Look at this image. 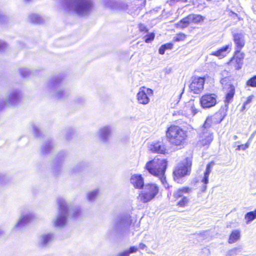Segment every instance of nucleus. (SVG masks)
Here are the masks:
<instances>
[{"label": "nucleus", "instance_id": "nucleus-1", "mask_svg": "<svg viewBox=\"0 0 256 256\" xmlns=\"http://www.w3.org/2000/svg\"><path fill=\"white\" fill-rule=\"evenodd\" d=\"M92 0H65V10L80 16H86L92 12Z\"/></svg>", "mask_w": 256, "mask_h": 256}, {"label": "nucleus", "instance_id": "nucleus-2", "mask_svg": "<svg viewBox=\"0 0 256 256\" xmlns=\"http://www.w3.org/2000/svg\"><path fill=\"white\" fill-rule=\"evenodd\" d=\"M167 166V162L164 159L155 158L146 164V168L152 174L158 177L166 188L168 186L166 180L164 173Z\"/></svg>", "mask_w": 256, "mask_h": 256}, {"label": "nucleus", "instance_id": "nucleus-3", "mask_svg": "<svg viewBox=\"0 0 256 256\" xmlns=\"http://www.w3.org/2000/svg\"><path fill=\"white\" fill-rule=\"evenodd\" d=\"M167 140L172 144L179 146L183 144L187 138L186 132L178 126H172L166 132Z\"/></svg>", "mask_w": 256, "mask_h": 256}, {"label": "nucleus", "instance_id": "nucleus-4", "mask_svg": "<svg viewBox=\"0 0 256 256\" xmlns=\"http://www.w3.org/2000/svg\"><path fill=\"white\" fill-rule=\"evenodd\" d=\"M192 164V158H186L175 168L174 172V179L178 183H181L182 178L190 175Z\"/></svg>", "mask_w": 256, "mask_h": 256}, {"label": "nucleus", "instance_id": "nucleus-5", "mask_svg": "<svg viewBox=\"0 0 256 256\" xmlns=\"http://www.w3.org/2000/svg\"><path fill=\"white\" fill-rule=\"evenodd\" d=\"M217 96L214 94H206L202 96L200 103L204 108L214 106L217 103Z\"/></svg>", "mask_w": 256, "mask_h": 256}, {"label": "nucleus", "instance_id": "nucleus-6", "mask_svg": "<svg viewBox=\"0 0 256 256\" xmlns=\"http://www.w3.org/2000/svg\"><path fill=\"white\" fill-rule=\"evenodd\" d=\"M212 140L213 134L212 131L200 130L198 134V144L202 146H207L210 145Z\"/></svg>", "mask_w": 256, "mask_h": 256}, {"label": "nucleus", "instance_id": "nucleus-7", "mask_svg": "<svg viewBox=\"0 0 256 256\" xmlns=\"http://www.w3.org/2000/svg\"><path fill=\"white\" fill-rule=\"evenodd\" d=\"M205 80L202 77H194L190 86V89L194 94H199L204 89Z\"/></svg>", "mask_w": 256, "mask_h": 256}, {"label": "nucleus", "instance_id": "nucleus-8", "mask_svg": "<svg viewBox=\"0 0 256 256\" xmlns=\"http://www.w3.org/2000/svg\"><path fill=\"white\" fill-rule=\"evenodd\" d=\"M221 117V114L219 113H216L212 116L208 117L200 130L211 131L210 128L213 124L220 123L222 120L224 118Z\"/></svg>", "mask_w": 256, "mask_h": 256}, {"label": "nucleus", "instance_id": "nucleus-9", "mask_svg": "<svg viewBox=\"0 0 256 256\" xmlns=\"http://www.w3.org/2000/svg\"><path fill=\"white\" fill-rule=\"evenodd\" d=\"M225 90V100L224 106L227 109L228 108V104L233 101L234 96L235 94V87L232 85L228 84L224 88Z\"/></svg>", "mask_w": 256, "mask_h": 256}, {"label": "nucleus", "instance_id": "nucleus-10", "mask_svg": "<svg viewBox=\"0 0 256 256\" xmlns=\"http://www.w3.org/2000/svg\"><path fill=\"white\" fill-rule=\"evenodd\" d=\"M130 182L134 188L138 190L142 189L144 186V178L141 174H134L132 175Z\"/></svg>", "mask_w": 256, "mask_h": 256}, {"label": "nucleus", "instance_id": "nucleus-11", "mask_svg": "<svg viewBox=\"0 0 256 256\" xmlns=\"http://www.w3.org/2000/svg\"><path fill=\"white\" fill-rule=\"evenodd\" d=\"M234 40L236 44V49L237 52H240L242 48L244 46L245 42L244 40V36L243 34H234L233 35Z\"/></svg>", "mask_w": 256, "mask_h": 256}, {"label": "nucleus", "instance_id": "nucleus-12", "mask_svg": "<svg viewBox=\"0 0 256 256\" xmlns=\"http://www.w3.org/2000/svg\"><path fill=\"white\" fill-rule=\"evenodd\" d=\"M232 49V45H226L218 50L212 52L210 55L214 56L219 58H222L225 57L228 54Z\"/></svg>", "mask_w": 256, "mask_h": 256}, {"label": "nucleus", "instance_id": "nucleus-13", "mask_svg": "<svg viewBox=\"0 0 256 256\" xmlns=\"http://www.w3.org/2000/svg\"><path fill=\"white\" fill-rule=\"evenodd\" d=\"M110 128L108 126L101 128L98 131L100 140L104 142H107L110 136Z\"/></svg>", "mask_w": 256, "mask_h": 256}, {"label": "nucleus", "instance_id": "nucleus-14", "mask_svg": "<svg viewBox=\"0 0 256 256\" xmlns=\"http://www.w3.org/2000/svg\"><path fill=\"white\" fill-rule=\"evenodd\" d=\"M214 166V163L212 162L208 164L206 166V170L204 174V176L202 180V182H203L204 186H202V191L204 192L206 190V184L208 182V176L210 173L212 172V168Z\"/></svg>", "mask_w": 256, "mask_h": 256}, {"label": "nucleus", "instance_id": "nucleus-15", "mask_svg": "<svg viewBox=\"0 0 256 256\" xmlns=\"http://www.w3.org/2000/svg\"><path fill=\"white\" fill-rule=\"evenodd\" d=\"M214 166V163L212 162L208 164L206 166V170L204 174V176L202 180V182H203L204 186H202V191L204 192L206 190V184L208 182V176L210 173L212 172V168Z\"/></svg>", "mask_w": 256, "mask_h": 256}, {"label": "nucleus", "instance_id": "nucleus-16", "mask_svg": "<svg viewBox=\"0 0 256 256\" xmlns=\"http://www.w3.org/2000/svg\"><path fill=\"white\" fill-rule=\"evenodd\" d=\"M150 150L152 152L158 154H164L166 150V146L160 142L150 144Z\"/></svg>", "mask_w": 256, "mask_h": 256}, {"label": "nucleus", "instance_id": "nucleus-17", "mask_svg": "<svg viewBox=\"0 0 256 256\" xmlns=\"http://www.w3.org/2000/svg\"><path fill=\"white\" fill-rule=\"evenodd\" d=\"M138 102L142 104H146L150 102V98L146 94H145L144 91L141 90L140 88L136 96Z\"/></svg>", "mask_w": 256, "mask_h": 256}, {"label": "nucleus", "instance_id": "nucleus-18", "mask_svg": "<svg viewBox=\"0 0 256 256\" xmlns=\"http://www.w3.org/2000/svg\"><path fill=\"white\" fill-rule=\"evenodd\" d=\"M240 238V230H232L230 234L228 242L233 244L238 241Z\"/></svg>", "mask_w": 256, "mask_h": 256}, {"label": "nucleus", "instance_id": "nucleus-19", "mask_svg": "<svg viewBox=\"0 0 256 256\" xmlns=\"http://www.w3.org/2000/svg\"><path fill=\"white\" fill-rule=\"evenodd\" d=\"M156 193H140L138 196V198L142 202H147L152 200Z\"/></svg>", "mask_w": 256, "mask_h": 256}, {"label": "nucleus", "instance_id": "nucleus-20", "mask_svg": "<svg viewBox=\"0 0 256 256\" xmlns=\"http://www.w3.org/2000/svg\"><path fill=\"white\" fill-rule=\"evenodd\" d=\"M142 189L145 192H158V186L155 184H144Z\"/></svg>", "mask_w": 256, "mask_h": 256}, {"label": "nucleus", "instance_id": "nucleus-21", "mask_svg": "<svg viewBox=\"0 0 256 256\" xmlns=\"http://www.w3.org/2000/svg\"><path fill=\"white\" fill-rule=\"evenodd\" d=\"M102 4L106 8L112 9L118 8V3L113 0H104Z\"/></svg>", "mask_w": 256, "mask_h": 256}, {"label": "nucleus", "instance_id": "nucleus-22", "mask_svg": "<svg viewBox=\"0 0 256 256\" xmlns=\"http://www.w3.org/2000/svg\"><path fill=\"white\" fill-rule=\"evenodd\" d=\"M230 63L231 64H236V69L240 70L243 64V60H242V58H236L233 57L230 62Z\"/></svg>", "mask_w": 256, "mask_h": 256}, {"label": "nucleus", "instance_id": "nucleus-23", "mask_svg": "<svg viewBox=\"0 0 256 256\" xmlns=\"http://www.w3.org/2000/svg\"><path fill=\"white\" fill-rule=\"evenodd\" d=\"M188 19L190 21V22L198 23L203 20L202 16L199 14H190L188 16Z\"/></svg>", "mask_w": 256, "mask_h": 256}, {"label": "nucleus", "instance_id": "nucleus-24", "mask_svg": "<svg viewBox=\"0 0 256 256\" xmlns=\"http://www.w3.org/2000/svg\"><path fill=\"white\" fill-rule=\"evenodd\" d=\"M246 223H249L256 218V209L250 212L246 213L244 216Z\"/></svg>", "mask_w": 256, "mask_h": 256}, {"label": "nucleus", "instance_id": "nucleus-25", "mask_svg": "<svg viewBox=\"0 0 256 256\" xmlns=\"http://www.w3.org/2000/svg\"><path fill=\"white\" fill-rule=\"evenodd\" d=\"M173 47V44L171 43H168L162 45L159 48L158 52L160 54H164L166 50H171Z\"/></svg>", "mask_w": 256, "mask_h": 256}, {"label": "nucleus", "instance_id": "nucleus-26", "mask_svg": "<svg viewBox=\"0 0 256 256\" xmlns=\"http://www.w3.org/2000/svg\"><path fill=\"white\" fill-rule=\"evenodd\" d=\"M191 23L189 19H188V16L182 20L177 24L178 26L180 28H186L188 24Z\"/></svg>", "mask_w": 256, "mask_h": 256}, {"label": "nucleus", "instance_id": "nucleus-27", "mask_svg": "<svg viewBox=\"0 0 256 256\" xmlns=\"http://www.w3.org/2000/svg\"><path fill=\"white\" fill-rule=\"evenodd\" d=\"M64 224V216L60 214L54 222L55 226H62Z\"/></svg>", "mask_w": 256, "mask_h": 256}, {"label": "nucleus", "instance_id": "nucleus-28", "mask_svg": "<svg viewBox=\"0 0 256 256\" xmlns=\"http://www.w3.org/2000/svg\"><path fill=\"white\" fill-rule=\"evenodd\" d=\"M53 239L52 236L50 234H44L42 237V243L46 244L50 242Z\"/></svg>", "mask_w": 256, "mask_h": 256}, {"label": "nucleus", "instance_id": "nucleus-29", "mask_svg": "<svg viewBox=\"0 0 256 256\" xmlns=\"http://www.w3.org/2000/svg\"><path fill=\"white\" fill-rule=\"evenodd\" d=\"M188 200L186 197H182L178 202V205L180 207H184L188 204Z\"/></svg>", "mask_w": 256, "mask_h": 256}, {"label": "nucleus", "instance_id": "nucleus-30", "mask_svg": "<svg viewBox=\"0 0 256 256\" xmlns=\"http://www.w3.org/2000/svg\"><path fill=\"white\" fill-rule=\"evenodd\" d=\"M246 84L252 87H256V76L248 80Z\"/></svg>", "mask_w": 256, "mask_h": 256}, {"label": "nucleus", "instance_id": "nucleus-31", "mask_svg": "<svg viewBox=\"0 0 256 256\" xmlns=\"http://www.w3.org/2000/svg\"><path fill=\"white\" fill-rule=\"evenodd\" d=\"M30 19L33 23H38L40 22V18L38 15L32 14L30 16Z\"/></svg>", "mask_w": 256, "mask_h": 256}, {"label": "nucleus", "instance_id": "nucleus-32", "mask_svg": "<svg viewBox=\"0 0 256 256\" xmlns=\"http://www.w3.org/2000/svg\"><path fill=\"white\" fill-rule=\"evenodd\" d=\"M154 38V33H150V34L145 36V42L146 43L150 42L153 40Z\"/></svg>", "mask_w": 256, "mask_h": 256}, {"label": "nucleus", "instance_id": "nucleus-33", "mask_svg": "<svg viewBox=\"0 0 256 256\" xmlns=\"http://www.w3.org/2000/svg\"><path fill=\"white\" fill-rule=\"evenodd\" d=\"M140 88L142 90L144 91L145 94H146V96H148V97L153 94V91L150 88H148L145 87H141Z\"/></svg>", "mask_w": 256, "mask_h": 256}, {"label": "nucleus", "instance_id": "nucleus-34", "mask_svg": "<svg viewBox=\"0 0 256 256\" xmlns=\"http://www.w3.org/2000/svg\"><path fill=\"white\" fill-rule=\"evenodd\" d=\"M250 144V142H247L244 145H243V144L238 145L237 146L236 150H240V149H242V150H245L249 147Z\"/></svg>", "mask_w": 256, "mask_h": 256}, {"label": "nucleus", "instance_id": "nucleus-35", "mask_svg": "<svg viewBox=\"0 0 256 256\" xmlns=\"http://www.w3.org/2000/svg\"><path fill=\"white\" fill-rule=\"evenodd\" d=\"M186 38V35L183 34H180L176 35L175 40L176 42L184 40Z\"/></svg>", "mask_w": 256, "mask_h": 256}, {"label": "nucleus", "instance_id": "nucleus-36", "mask_svg": "<svg viewBox=\"0 0 256 256\" xmlns=\"http://www.w3.org/2000/svg\"><path fill=\"white\" fill-rule=\"evenodd\" d=\"M244 53H240V52H237L236 50L235 55L234 57L236 58H242V60H243L244 58Z\"/></svg>", "mask_w": 256, "mask_h": 256}, {"label": "nucleus", "instance_id": "nucleus-37", "mask_svg": "<svg viewBox=\"0 0 256 256\" xmlns=\"http://www.w3.org/2000/svg\"><path fill=\"white\" fill-rule=\"evenodd\" d=\"M138 248L136 247L135 246H130L128 250H127L129 254L132 253L136 252L138 251Z\"/></svg>", "mask_w": 256, "mask_h": 256}, {"label": "nucleus", "instance_id": "nucleus-38", "mask_svg": "<svg viewBox=\"0 0 256 256\" xmlns=\"http://www.w3.org/2000/svg\"><path fill=\"white\" fill-rule=\"evenodd\" d=\"M254 98V95H251V96H249L248 97L246 100L244 102V105H247V104H250L252 102V101Z\"/></svg>", "mask_w": 256, "mask_h": 256}, {"label": "nucleus", "instance_id": "nucleus-39", "mask_svg": "<svg viewBox=\"0 0 256 256\" xmlns=\"http://www.w3.org/2000/svg\"><path fill=\"white\" fill-rule=\"evenodd\" d=\"M116 256H130V254L127 250H124L119 252Z\"/></svg>", "mask_w": 256, "mask_h": 256}, {"label": "nucleus", "instance_id": "nucleus-40", "mask_svg": "<svg viewBox=\"0 0 256 256\" xmlns=\"http://www.w3.org/2000/svg\"><path fill=\"white\" fill-rule=\"evenodd\" d=\"M139 30L140 32H147L148 29L143 24H139Z\"/></svg>", "mask_w": 256, "mask_h": 256}, {"label": "nucleus", "instance_id": "nucleus-41", "mask_svg": "<svg viewBox=\"0 0 256 256\" xmlns=\"http://www.w3.org/2000/svg\"><path fill=\"white\" fill-rule=\"evenodd\" d=\"M192 190L190 188L188 187H184L182 189H180L178 192H188L189 191H191Z\"/></svg>", "mask_w": 256, "mask_h": 256}, {"label": "nucleus", "instance_id": "nucleus-42", "mask_svg": "<svg viewBox=\"0 0 256 256\" xmlns=\"http://www.w3.org/2000/svg\"><path fill=\"white\" fill-rule=\"evenodd\" d=\"M256 132H254L250 136V138H249L248 140V142H250H250L252 139V138L254 136L255 134H256Z\"/></svg>", "mask_w": 256, "mask_h": 256}, {"label": "nucleus", "instance_id": "nucleus-43", "mask_svg": "<svg viewBox=\"0 0 256 256\" xmlns=\"http://www.w3.org/2000/svg\"><path fill=\"white\" fill-rule=\"evenodd\" d=\"M139 247L140 249L144 250L146 248V246L143 243H140L139 244Z\"/></svg>", "mask_w": 256, "mask_h": 256}, {"label": "nucleus", "instance_id": "nucleus-44", "mask_svg": "<svg viewBox=\"0 0 256 256\" xmlns=\"http://www.w3.org/2000/svg\"><path fill=\"white\" fill-rule=\"evenodd\" d=\"M192 110L194 113V114H196L198 112V111L196 110L195 108H194L193 106L192 107Z\"/></svg>", "mask_w": 256, "mask_h": 256}, {"label": "nucleus", "instance_id": "nucleus-45", "mask_svg": "<svg viewBox=\"0 0 256 256\" xmlns=\"http://www.w3.org/2000/svg\"><path fill=\"white\" fill-rule=\"evenodd\" d=\"M171 2L173 1L174 2H186L187 0H170Z\"/></svg>", "mask_w": 256, "mask_h": 256}, {"label": "nucleus", "instance_id": "nucleus-46", "mask_svg": "<svg viewBox=\"0 0 256 256\" xmlns=\"http://www.w3.org/2000/svg\"><path fill=\"white\" fill-rule=\"evenodd\" d=\"M78 101V102H79V103H80V104H82L84 102V100L82 98H80V100H77Z\"/></svg>", "mask_w": 256, "mask_h": 256}, {"label": "nucleus", "instance_id": "nucleus-47", "mask_svg": "<svg viewBox=\"0 0 256 256\" xmlns=\"http://www.w3.org/2000/svg\"><path fill=\"white\" fill-rule=\"evenodd\" d=\"M26 218V217H25V216L22 217V218H21V220L19 221L18 223H20V222H22V221L23 220H24L25 218Z\"/></svg>", "mask_w": 256, "mask_h": 256}, {"label": "nucleus", "instance_id": "nucleus-48", "mask_svg": "<svg viewBox=\"0 0 256 256\" xmlns=\"http://www.w3.org/2000/svg\"><path fill=\"white\" fill-rule=\"evenodd\" d=\"M246 105H244V103L243 106H242V110H244L246 109Z\"/></svg>", "mask_w": 256, "mask_h": 256}, {"label": "nucleus", "instance_id": "nucleus-49", "mask_svg": "<svg viewBox=\"0 0 256 256\" xmlns=\"http://www.w3.org/2000/svg\"><path fill=\"white\" fill-rule=\"evenodd\" d=\"M59 209L60 210H62V204H59Z\"/></svg>", "mask_w": 256, "mask_h": 256}, {"label": "nucleus", "instance_id": "nucleus-50", "mask_svg": "<svg viewBox=\"0 0 256 256\" xmlns=\"http://www.w3.org/2000/svg\"><path fill=\"white\" fill-rule=\"evenodd\" d=\"M233 138H234V140H237V138H238V136H236V135L234 136H233Z\"/></svg>", "mask_w": 256, "mask_h": 256}, {"label": "nucleus", "instance_id": "nucleus-51", "mask_svg": "<svg viewBox=\"0 0 256 256\" xmlns=\"http://www.w3.org/2000/svg\"><path fill=\"white\" fill-rule=\"evenodd\" d=\"M224 82H225L224 79H222V80H221V83H222V84H223Z\"/></svg>", "mask_w": 256, "mask_h": 256}]
</instances>
